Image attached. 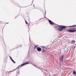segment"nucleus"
I'll use <instances>...</instances> for the list:
<instances>
[{
    "label": "nucleus",
    "mask_w": 76,
    "mask_h": 76,
    "mask_svg": "<svg viewBox=\"0 0 76 76\" xmlns=\"http://www.w3.org/2000/svg\"><path fill=\"white\" fill-rule=\"evenodd\" d=\"M75 26H76V25H74L73 26H69V27H75Z\"/></svg>",
    "instance_id": "obj_16"
},
{
    "label": "nucleus",
    "mask_w": 76,
    "mask_h": 76,
    "mask_svg": "<svg viewBox=\"0 0 76 76\" xmlns=\"http://www.w3.org/2000/svg\"><path fill=\"white\" fill-rule=\"evenodd\" d=\"M37 65H36L35 64L34 65V66L35 67V66H36Z\"/></svg>",
    "instance_id": "obj_31"
},
{
    "label": "nucleus",
    "mask_w": 76,
    "mask_h": 76,
    "mask_svg": "<svg viewBox=\"0 0 76 76\" xmlns=\"http://www.w3.org/2000/svg\"><path fill=\"white\" fill-rule=\"evenodd\" d=\"M64 53H65V54H67V49H66V48H64Z\"/></svg>",
    "instance_id": "obj_9"
},
{
    "label": "nucleus",
    "mask_w": 76,
    "mask_h": 76,
    "mask_svg": "<svg viewBox=\"0 0 76 76\" xmlns=\"http://www.w3.org/2000/svg\"><path fill=\"white\" fill-rule=\"evenodd\" d=\"M34 7L35 6V5L34 4Z\"/></svg>",
    "instance_id": "obj_39"
},
{
    "label": "nucleus",
    "mask_w": 76,
    "mask_h": 76,
    "mask_svg": "<svg viewBox=\"0 0 76 76\" xmlns=\"http://www.w3.org/2000/svg\"><path fill=\"white\" fill-rule=\"evenodd\" d=\"M76 45L75 46V48L76 47Z\"/></svg>",
    "instance_id": "obj_37"
},
{
    "label": "nucleus",
    "mask_w": 76,
    "mask_h": 76,
    "mask_svg": "<svg viewBox=\"0 0 76 76\" xmlns=\"http://www.w3.org/2000/svg\"><path fill=\"white\" fill-rule=\"evenodd\" d=\"M29 40L30 41H31V39H30V37H29Z\"/></svg>",
    "instance_id": "obj_33"
},
{
    "label": "nucleus",
    "mask_w": 76,
    "mask_h": 76,
    "mask_svg": "<svg viewBox=\"0 0 76 76\" xmlns=\"http://www.w3.org/2000/svg\"><path fill=\"white\" fill-rule=\"evenodd\" d=\"M38 46V45H36V46H35V47L36 48H37V47Z\"/></svg>",
    "instance_id": "obj_24"
},
{
    "label": "nucleus",
    "mask_w": 76,
    "mask_h": 76,
    "mask_svg": "<svg viewBox=\"0 0 76 76\" xmlns=\"http://www.w3.org/2000/svg\"><path fill=\"white\" fill-rule=\"evenodd\" d=\"M41 20V19L39 20Z\"/></svg>",
    "instance_id": "obj_40"
},
{
    "label": "nucleus",
    "mask_w": 76,
    "mask_h": 76,
    "mask_svg": "<svg viewBox=\"0 0 76 76\" xmlns=\"http://www.w3.org/2000/svg\"><path fill=\"white\" fill-rule=\"evenodd\" d=\"M36 48H37L36 47H35V46L34 48V50H35V49Z\"/></svg>",
    "instance_id": "obj_23"
},
{
    "label": "nucleus",
    "mask_w": 76,
    "mask_h": 76,
    "mask_svg": "<svg viewBox=\"0 0 76 76\" xmlns=\"http://www.w3.org/2000/svg\"><path fill=\"white\" fill-rule=\"evenodd\" d=\"M73 74L74 75H76V72L75 71H74L73 72Z\"/></svg>",
    "instance_id": "obj_14"
},
{
    "label": "nucleus",
    "mask_w": 76,
    "mask_h": 76,
    "mask_svg": "<svg viewBox=\"0 0 76 76\" xmlns=\"http://www.w3.org/2000/svg\"><path fill=\"white\" fill-rule=\"evenodd\" d=\"M31 61V62H32V61L33 62H34V60L32 61Z\"/></svg>",
    "instance_id": "obj_27"
},
{
    "label": "nucleus",
    "mask_w": 76,
    "mask_h": 76,
    "mask_svg": "<svg viewBox=\"0 0 76 76\" xmlns=\"http://www.w3.org/2000/svg\"><path fill=\"white\" fill-rule=\"evenodd\" d=\"M22 45H20V46H18L16 48H15L14 49H13V50L16 49V48H19V47H22Z\"/></svg>",
    "instance_id": "obj_13"
},
{
    "label": "nucleus",
    "mask_w": 76,
    "mask_h": 76,
    "mask_svg": "<svg viewBox=\"0 0 76 76\" xmlns=\"http://www.w3.org/2000/svg\"><path fill=\"white\" fill-rule=\"evenodd\" d=\"M13 72V71H10L8 72V73H10V72Z\"/></svg>",
    "instance_id": "obj_19"
},
{
    "label": "nucleus",
    "mask_w": 76,
    "mask_h": 76,
    "mask_svg": "<svg viewBox=\"0 0 76 76\" xmlns=\"http://www.w3.org/2000/svg\"><path fill=\"white\" fill-rule=\"evenodd\" d=\"M67 31L68 32H71V33H73V32H75L76 31V27L74 29H69L67 30Z\"/></svg>",
    "instance_id": "obj_2"
},
{
    "label": "nucleus",
    "mask_w": 76,
    "mask_h": 76,
    "mask_svg": "<svg viewBox=\"0 0 76 76\" xmlns=\"http://www.w3.org/2000/svg\"><path fill=\"white\" fill-rule=\"evenodd\" d=\"M56 28V30H59V31H63V29H66V26H60L58 25H57V26H55Z\"/></svg>",
    "instance_id": "obj_1"
},
{
    "label": "nucleus",
    "mask_w": 76,
    "mask_h": 76,
    "mask_svg": "<svg viewBox=\"0 0 76 76\" xmlns=\"http://www.w3.org/2000/svg\"><path fill=\"white\" fill-rule=\"evenodd\" d=\"M42 47L43 48H45V47L44 46H42Z\"/></svg>",
    "instance_id": "obj_20"
},
{
    "label": "nucleus",
    "mask_w": 76,
    "mask_h": 76,
    "mask_svg": "<svg viewBox=\"0 0 76 76\" xmlns=\"http://www.w3.org/2000/svg\"><path fill=\"white\" fill-rule=\"evenodd\" d=\"M29 63H30V62H25L23 64H21V65L20 66V67H22V66H25V65L28 64H29Z\"/></svg>",
    "instance_id": "obj_4"
},
{
    "label": "nucleus",
    "mask_w": 76,
    "mask_h": 76,
    "mask_svg": "<svg viewBox=\"0 0 76 76\" xmlns=\"http://www.w3.org/2000/svg\"><path fill=\"white\" fill-rule=\"evenodd\" d=\"M45 15H46V12H45V15H44V17L45 18H46V17L45 16Z\"/></svg>",
    "instance_id": "obj_22"
},
{
    "label": "nucleus",
    "mask_w": 76,
    "mask_h": 76,
    "mask_svg": "<svg viewBox=\"0 0 76 76\" xmlns=\"http://www.w3.org/2000/svg\"><path fill=\"white\" fill-rule=\"evenodd\" d=\"M10 59L11 60V61H12V62H13V63H14V64H15V63H16V62H15V61L13 60V59L12 58V57L10 56Z\"/></svg>",
    "instance_id": "obj_7"
},
{
    "label": "nucleus",
    "mask_w": 76,
    "mask_h": 76,
    "mask_svg": "<svg viewBox=\"0 0 76 76\" xmlns=\"http://www.w3.org/2000/svg\"><path fill=\"white\" fill-rule=\"evenodd\" d=\"M35 67H36V68L38 67H37V65H36V66H35Z\"/></svg>",
    "instance_id": "obj_34"
},
{
    "label": "nucleus",
    "mask_w": 76,
    "mask_h": 76,
    "mask_svg": "<svg viewBox=\"0 0 76 76\" xmlns=\"http://www.w3.org/2000/svg\"><path fill=\"white\" fill-rule=\"evenodd\" d=\"M18 15L15 18V19H16V18H17V17H18Z\"/></svg>",
    "instance_id": "obj_28"
},
{
    "label": "nucleus",
    "mask_w": 76,
    "mask_h": 76,
    "mask_svg": "<svg viewBox=\"0 0 76 76\" xmlns=\"http://www.w3.org/2000/svg\"><path fill=\"white\" fill-rule=\"evenodd\" d=\"M18 69V68H17L15 69H14V70H16V69Z\"/></svg>",
    "instance_id": "obj_26"
},
{
    "label": "nucleus",
    "mask_w": 76,
    "mask_h": 76,
    "mask_svg": "<svg viewBox=\"0 0 76 76\" xmlns=\"http://www.w3.org/2000/svg\"><path fill=\"white\" fill-rule=\"evenodd\" d=\"M54 41H55L54 40V41L53 42V43H52V44H53V43H54Z\"/></svg>",
    "instance_id": "obj_30"
},
{
    "label": "nucleus",
    "mask_w": 76,
    "mask_h": 76,
    "mask_svg": "<svg viewBox=\"0 0 76 76\" xmlns=\"http://www.w3.org/2000/svg\"><path fill=\"white\" fill-rule=\"evenodd\" d=\"M42 53H45V50H44V49H43L42 50Z\"/></svg>",
    "instance_id": "obj_11"
},
{
    "label": "nucleus",
    "mask_w": 76,
    "mask_h": 76,
    "mask_svg": "<svg viewBox=\"0 0 76 76\" xmlns=\"http://www.w3.org/2000/svg\"><path fill=\"white\" fill-rule=\"evenodd\" d=\"M37 50L38 51H39L40 52V51H41V50H42V49H41V48L39 47H38L37 48Z\"/></svg>",
    "instance_id": "obj_6"
},
{
    "label": "nucleus",
    "mask_w": 76,
    "mask_h": 76,
    "mask_svg": "<svg viewBox=\"0 0 76 76\" xmlns=\"http://www.w3.org/2000/svg\"><path fill=\"white\" fill-rule=\"evenodd\" d=\"M25 21L26 24H28V23L27 21H26V20H25Z\"/></svg>",
    "instance_id": "obj_17"
},
{
    "label": "nucleus",
    "mask_w": 76,
    "mask_h": 76,
    "mask_svg": "<svg viewBox=\"0 0 76 76\" xmlns=\"http://www.w3.org/2000/svg\"><path fill=\"white\" fill-rule=\"evenodd\" d=\"M71 29H75V28H72Z\"/></svg>",
    "instance_id": "obj_25"
},
{
    "label": "nucleus",
    "mask_w": 76,
    "mask_h": 76,
    "mask_svg": "<svg viewBox=\"0 0 76 76\" xmlns=\"http://www.w3.org/2000/svg\"><path fill=\"white\" fill-rule=\"evenodd\" d=\"M7 24H8V23H6Z\"/></svg>",
    "instance_id": "obj_35"
},
{
    "label": "nucleus",
    "mask_w": 76,
    "mask_h": 76,
    "mask_svg": "<svg viewBox=\"0 0 76 76\" xmlns=\"http://www.w3.org/2000/svg\"><path fill=\"white\" fill-rule=\"evenodd\" d=\"M42 72L43 73V76H46V75H45V72H44V71L42 70Z\"/></svg>",
    "instance_id": "obj_12"
},
{
    "label": "nucleus",
    "mask_w": 76,
    "mask_h": 76,
    "mask_svg": "<svg viewBox=\"0 0 76 76\" xmlns=\"http://www.w3.org/2000/svg\"><path fill=\"white\" fill-rule=\"evenodd\" d=\"M64 57V55H62L60 56L59 59H60L61 62H63V58Z\"/></svg>",
    "instance_id": "obj_5"
},
{
    "label": "nucleus",
    "mask_w": 76,
    "mask_h": 76,
    "mask_svg": "<svg viewBox=\"0 0 76 76\" xmlns=\"http://www.w3.org/2000/svg\"><path fill=\"white\" fill-rule=\"evenodd\" d=\"M56 41L55 42H56Z\"/></svg>",
    "instance_id": "obj_42"
},
{
    "label": "nucleus",
    "mask_w": 76,
    "mask_h": 76,
    "mask_svg": "<svg viewBox=\"0 0 76 76\" xmlns=\"http://www.w3.org/2000/svg\"><path fill=\"white\" fill-rule=\"evenodd\" d=\"M75 42V40H72L71 41V42L70 43L71 44H74Z\"/></svg>",
    "instance_id": "obj_10"
},
{
    "label": "nucleus",
    "mask_w": 76,
    "mask_h": 76,
    "mask_svg": "<svg viewBox=\"0 0 76 76\" xmlns=\"http://www.w3.org/2000/svg\"><path fill=\"white\" fill-rule=\"evenodd\" d=\"M46 72H47V71H46V72H45V73H46Z\"/></svg>",
    "instance_id": "obj_36"
},
{
    "label": "nucleus",
    "mask_w": 76,
    "mask_h": 76,
    "mask_svg": "<svg viewBox=\"0 0 76 76\" xmlns=\"http://www.w3.org/2000/svg\"><path fill=\"white\" fill-rule=\"evenodd\" d=\"M32 65H33V66H34V65H35V64H32Z\"/></svg>",
    "instance_id": "obj_32"
},
{
    "label": "nucleus",
    "mask_w": 76,
    "mask_h": 76,
    "mask_svg": "<svg viewBox=\"0 0 76 76\" xmlns=\"http://www.w3.org/2000/svg\"><path fill=\"white\" fill-rule=\"evenodd\" d=\"M43 18H42V19H43Z\"/></svg>",
    "instance_id": "obj_41"
},
{
    "label": "nucleus",
    "mask_w": 76,
    "mask_h": 76,
    "mask_svg": "<svg viewBox=\"0 0 76 76\" xmlns=\"http://www.w3.org/2000/svg\"><path fill=\"white\" fill-rule=\"evenodd\" d=\"M48 20H49V22L50 24V25H56L57 26V25H58L55 23H54L51 20H49V19H48Z\"/></svg>",
    "instance_id": "obj_3"
},
{
    "label": "nucleus",
    "mask_w": 76,
    "mask_h": 76,
    "mask_svg": "<svg viewBox=\"0 0 76 76\" xmlns=\"http://www.w3.org/2000/svg\"><path fill=\"white\" fill-rule=\"evenodd\" d=\"M30 63L32 65V64H32V62H30Z\"/></svg>",
    "instance_id": "obj_29"
},
{
    "label": "nucleus",
    "mask_w": 76,
    "mask_h": 76,
    "mask_svg": "<svg viewBox=\"0 0 76 76\" xmlns=\"http://www.w3.org/2000/svg\"><path fill=\"white\" fill-rule=\"evenodd\" d=\"M20 75V71L19 70V69H18L17 70V75L16 76H17V75Z\"/></svg>",
    "instance_id": "obj_8"
},
{
    "label": "nucleus",
    "mask_w": 76,
    "mask_h": 76,
    "mask_svg": "<svg viewBox=\"0 0 76 76\" xmlns=\"http://www.w3.org/2000/svg\"><path fill=\"white\" fill-rule=\"evenodd\" d=\"M33 1H34V0H33V1H32L31 4L30 5H29L27 6H26V7H28V6H31V5H32V3H33Z\"/></svg>",
    "instance_id": "obj_15"
},
{
    "label": "nucleus",
    "mask_w": 76,
    "mask_h": 76,
    "mask_svg": "<svg viewBox=\"0 0 76 76\" xmlns=\"http://www.w3.org/2000/svg\"><path fill=\"white\" fill-rule=\"evenodd\" d=\"M45 49H48V47H45Z\"/></svg>",
    "instance_id": "obj_21"
},
{
    "label": "nucleus",
    "mask_w": 76,
    "mask_h": 76,
    "mask_svg": "<svg viewBox=\"0 0 76 76\" xmlns=\"http://www.w3.org/2000/svg\"><path fill=\"white\" fill-rule=\"evenodd\" d=\"M20 66V65H19V66H18V67H19V66Z\"/></svg>",
    "instance_id": "obj_38"
},
{
    "label": "nucleus",
    "mask_w": 76,
    "mask_h": 76,
    "mask_svg": "<svg viewBox=\"0 0 76 76\" xmlns=\"http://www.w3.org/2000/svg\"><path fill=\"white\" fill-rule=\"evenodd\" d=\"M4 62H5V63L7 62V60H4Z\"/></svg>",
    "instance_id": "obj_18"
},
{
    "label": "nucleus",
    "mask_w": 76,
    "mask_h": 76,
    "mask_svg": "<svg viewBox=\"0 0 76 76\" xmlns=\"http://www.w3.org/2000/svg\"><path fill=\"white\" fill-rule=\"evenodd\" d=\"M0 22H1V21H0Z\"/></svg>",
    "instance_id": "obj_43"
}]
</instances>
